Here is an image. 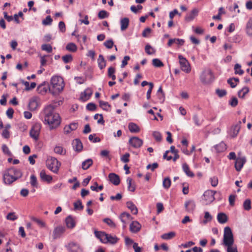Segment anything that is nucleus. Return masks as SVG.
I'll use <instances>...</instances> for the list:
<instances>
[{
  "label": "nucleus",
  "instance_id": "obj_1",
  "mask_svg": "<svg viewBox=\"0 0 252 252\" xmlns=\"http://www.w3.org/2000/svg\"><path fill=\"white\" fill-rule=\"evenodd\" d=\"M54 109L53 105H49L44 109V122L49 126L50 129L56 128L61 123L60 116L54 112Z\"/></svg>",
  "mask_w": 252,
  "mask_h": 252
},
{
  "label": "nucleus",
  "instance_id": "obj_2",
  "mask_svg": "<svg viewBox=\"0 0 252 252\" xmlns=\"http://www.w3.org/2000/svg\"><path fill=\"white\" fill-rule=\"evenodd\" d=\"M22 176L21 171L14 168L6 169L3 174V181L5 184L10 185Z\"/></svg>",
  "mask_w": 252,
  "mask_h": 252
},
{
  "label": "nucleus",
  "instance_id": "obj_3",
  "mask_svg": "<svg viewBox=\"0 0 252 252\" xmlns=\"http://www.w3.org/2000/svg\"><path fill=\"white\" fill-rule=\"evenodd\" d=\"M64 86L63 78L59 76H54L51 79L49 90L53 94H58L63 90Z\"/></svg>",
  "mask_w": 252,
  "mask_h": 252
},
{
  "label": "nucleus",
  "instance_id": "obj_4",
  "mask_svg": "<svg viewBox=\"0 0 252 252\" xmlns=\"http://www.w3.org/2000/svg\"><path fill=\"white\" fill-rule=\"evenodd\" d=\"M94 234L95 236L103 243H110L114 244L116 243L119 240L115 236H112L102 231H95Z\"/></svg>",
  "mask_w": 252,
  "mask_h": 252
},
{
  "label": "nucleus",
  "instance_id": "obj_5",
  "mask_svg": "<svg viewBox=\"0 0 252 252\" xmlns=\"http://www.w3.org/2000/svg\"><path fill=\"white\" fill-rule=\"evenodd\" d=\"M61 165V163L55 158L50 157L46 161L48 168L55 173L58 172Z\"/></svg>",
  "mask_w": 252,
  "mask_h": 252
},
{
  "label": "nucleus",
  "instance_id": "obj_6",
  "mask_svg": "<svg viewBox=\"0 0 252 252\" xmlns=\"http://www.w3.org/2000/svg\"><path fill=\"white\" fill-rule=\"evenodd\" d=\"M233 244L234 239L232 231L229 227H225L224 229L223 244L225 246Z\"/></svg>",
  "mask_w": 252,
  "mask_h": 252
},
{
  "label": "nucleus",
  "instance_id": "obj_7",
  "mask_svg": "<svg viewBox=\"0 0 252 252\" xmlns=\"http://www.w3.org/2000/svg\"><path fill=\"white\" fill-rule=\"evenodd\" d=\"M41 128V124L36 123L32 126L31 129L30 130V135L35 141H37L39 139Z\"/></svg>",
  "mask_w": 252,
  "mask_h": 252
},
{
  "label": "nucleus",
  "instance_id": "obj_8",
  "mask_svg": "<svg viewBox=\"0 0 252 252\" xmlns=\"http://www.w3.org/2000/svg\"><path fill=\"white\" fill-rule=\"evenodd\" d=\"M200 80L204 83H209L214 80L212 72L210 69H205L200 76Z\"/></svg>",
  "mask_w": 252,
  "mask_h": 252
},
{
  "label": "nucleus",
  "instance_id": "obj_9",
  "mask_svg": "<svg viewBox=\"0 0 252 252\" xmlns=\"http://www.w3.org/2000/svg\"><path fill=\"white\" fill-rule=\"evenodd\" d=\"M178 58L181 70L186 73L190 72L191 67L188 61L182 55H179Z\"/></svg>",
  "mask_w": 252,
  "mask_h": 252
},
{
  "label": "nucleus",
  "instance_id": "obj_10",
  "mask_svg": "<svg viewBox=\"0 0 252 252\" xmlns=\"http://www.w3.org/2000/svg\"><path fill=\"white\" fill-rule=\"evenodd\" d=\"M216 191L208 190L204 193L203 200L205 201V204L207 205L212 203L215 200L214 195Z\"/></svg>",
  "mask_w": 252,
  "mask_h": 252
},
{
  "label": "nucleus",
  "instance_id": "obj_11",
  "mask_svg": "<svg viewBox=\"0 0 252 252\" xmlns=\"http://www.w3.org/2000/svg\"><path fill=\"white\" fill-rule=\"evenodd\" d=\"M143 141L137 136H133L129 138L128 144L133 148H139L143 145Z\"/></svg>",
  "mask_w": 252,
  "mask_h": 252
},
{
  "label": "nucleus",
  "instance_id": "obj_12",
  "mask_svg": "<svg viewBox=\"0 0 252 252\" xmlns=\"http://www.w3.org/2000/svg\"><path fill=\"white\" fill-rule=\"evenodd\" d=\"M40 99L38 96L32 97L29 103V107L30 110H35L40 105Z\"/></svg>",
  "mask_w": 252,
  "mask_h": 252
},
{
  "label": "nucleus",
  "instance_id": "obj_13",
  "mask_svg": "<svg viewBox=\"0 0 252 252\" xmlns=\"http://www.w3.org/2000/svg\"><path fill=\"white\" fill-rule=\"evenodd\" d=\"M65 231V228L62 225L56 227L53 231L52 237L53 240L60 238Z\"/></svg>",
  "mask_w": 252,
  "mask_h": 252
},
{
  "label": "nucleus",
  "instance_id": "obj_14",
  "mask_svg": "<svg viewBox=\"0 0 252 252\" xmlns=\"http://www.w3.org/2000/svg\"><path fill=\"white\" fill-rule=\"evenodd\" d=\"M247 161L245 157H238L235 163V168L237 171H240Z\"/></svg>",
  "mask_w": 252,
  "mask_h": 252
},
{
  "label": "nucleus",
  "instance_id": "obj_15",
  "mask_svg": "<svg viewBox=\"0 0 252 252\" xmlns=\"http://www.w3.org/2000/svg\"><path fill=\"white\" fill-rule=\"evenodd\" d=\"M119 218L122 222L123 223L124 228L126 227V224L133 219L129 213L126 212H124L121 214Z\"/></svg>",
  "mask_w": 252,
  "mask_h": 252
},
{
  "label": "nucleus",
  "instance_id": "obj_16",
  "mask_svg": "<svg viewBox=\"0 0 252 252\" xmlns=\"http://www.w3.org/2000/svg\"><path fill=\"white\" fill-rule=\"evenodd\" d=\"M92 94V90L87 88L81 94L80 99L83 101H86L90 98Z\"/></svg>",
  "mask_w": 252,
  "mask_h": 252
},
{
  "label": "nucleus",
  "instance_id": "obj_17",
  "mask_svg": "<svg viewBox=\"0 0 252 252\" xmlns=\"http://www.w3.org/2000/svg\"><path fill=\"white\" fill-rule=\"evenodd\" d=\"M66 247L70 252H81L82 251L79 245L74 242L69 243Z\"/></svg>",
  "mask_w": 252,
  "mask_h": 252
},
{
  "label": "nucleus",
  "instance_id": "obj_18",
  "mask_svg": "<svg viewBox=\"0 0 252 252\" xmlns=\"http://www.w3.org/2000/svg\"><path fill=\"white\" fill-rule=\"evenodd\" d=\"M141 228V225L137 221H133L130 224L129 229L130 231L136 233L139 232Z\"/></svg>",
  "mask_w": 252,
  "mask_h": 252
},
{
  "label": "nucleus",
  "instance_id": "obj_19",
  "mask_svg": "<svg viewBox=\"0 0 252 252\" xmlns=\"http://www.w3.org/2000/svg\"><path fill=\"white\" fill-rule=\"evenodd\" d=\"M198 12L199 10L197 8H193L192 9L190 13L186 15L185 20L188 22L191 21L195 18L196 16H197Z\"/></svg>",
  "mask_w": 252,
  "mask_h": 252
},
{
  "label": "nucleus",
  "instance_id": "obj_20",
  "mask_svg": "<svg viewBox=\"0 0 252 252\" xmlns=\"http://www.w3.org/2000/svg\"><path fill=\"white\" fill-rule=\"evenodd\" d=\"M108 178L110 181L114 185L117 186L120 184V178L117 174L113 173H110L108 175Z\"/></svg>",
  "mask_w": 252,
  "mask_h": 252
},
{
  "label": "nucleus",
  "instance_id": "obj_21",
  "mask_svg": "<svg viewBox=\"0 0 252 252\" xmlns=\"http://www.w3.org/2000/svg\"><path fill=\"white\" fill-rule=\"evenodd\" d=\"M241 122H239V124L233 126L230 131V135L231 137H235L240 129V124Z\"/></svg>",
  "mask_w": 252,
  "mask_h": 252
},
{
  "label": "nucleus",
  "instance_id": "obj_22",
  "mask_svg": "<svg viewBox=\"0 0 252 252\" xmlns=\"http://www.w3.org/2000/svg\"><path fill=\"white\" fill-rule=\"evenodd\" d=\"M77 124L75 123H71L69 125L65 126L64 127V133L68 134L71 131L75 130L77 128Z\"/></svg>",
  "mask_w": 252,
  "mask_h": 252
},
{
  "label": "nucleus",
  "instance_id": "obj_23",
  "mask_svg": "<svg viewBox=\"0 0 252 252\" xmlns=\"http://www.w3.org/2000/svg\"><path fill=\"white\" fill-rule=\"evenodd\" d=\"M185 207L187 211L191 212L194 210L195 207V204L193 201L188 200L185 202Z\"/></svg>",
  "mask_w": 252,
  "mask_h": 252
},
{
  "label": "nucleus",
  "instance_id": "obj_24",
  "mask_svg": "<svg viewBox=\"0 0 252 252\" xmlns=\"http://www.w3.org/2000/svg\"><path fill=\"white\" fill-rule=\"evenodd\" d=\"M65 224L67 228L72 229L75 226V222L71 216H68L65 219Z\"/></svg>",
  "mask_w": 252,
  "mask_h": 252
},
{
  "label": "nucleus",
  "instance_id": "obj_25",
  "mask_svg": "<svg viewBox=\"0 0 252 252\" xmlns=\"http://www.w3.org/2000/svg\"><path fill=\"white\" fill-rule=\"evenodd\" d=\"M184 43V40L180 39H171L168 41L167 43V45L168 46H171L173 45V43L175 44L178 46H182L183 45Z\"/></svg>",
  "mask_w": 252,
  "mask_h": 252
},
{
  "label": "nucleus",
  "instance_id": "obj_26",
  "mask_svg": "<svg viewBox=\"0 0 252 252\" xmlns=\"http://www.w3.org/2000/svg\"><path fill=\"white\" fill-rule=\"evenodd\" d=\"M40 177L42 180L47 182H51L52 181V177L46 174L44 170H42L40 173Z\"/></svg>",
  "mask_w": 252,
  "mask_h": 252
},
{
  "label": "nucleus",
  "instance_id": "obj_27",
  "mask_svg": "<svg viewBox=\"0 0 252 252\" xmlns=\"http://www.w3.org/2000/svg\"><path fill=\"white\" fill-rule=\"evenodd\" d=\"M128 127L129 130L132 133H138L140 131V128L135 123H130L128 124Z\"/></svg>",
  "mask_w": 252,
  "mask_h": 252
},
{
  "label": "nucleus",
  "instance_id": "obj_28",
  "mask_svg": "<svg viewBox=\"0 0 252 252\" xmlns=\"http://www.w3.org/2000/svg\"><path fill=\"white\" fill-rule=\"evenodd\" d=\"M72 145L75 151H80L83 148L81 142L78 139H76L73 141Z\"/></svg>",
  "mask_w": 252,
  "mask_h": 252
},
{
  "label": "nucleus",
  "instance_id": "obj_29",
  "mask_svg": "<svg viewBox=\"0 0 252 252\" xmlns=\"http://www.w3.org/2000/svg\"><path fill=\"white\" fill-rule=\"evenodd\" d=\"M214 149L217 153L223 152L226 149V145L223 142H220L214 147Z\"/></svg>",
  "mask_w": 252,
  "mask_h": 252
},
{
  "label": "nucleus",
  "instance_id": "obj_30",
  "mask_svg": "<svg viewBox=\"0 0 252 252\" xmlns=\"http://www.w3.org/2000/svg\"><path fill=\"white\" fill-rule=\"evenodd\" d=\"M127 207L130 210L131 213L136 215L138 213V209L136 206L131 201H128L126 203Z\"/></svg>",
  "mask_w": 252,
  "mask_h": 252
},
{
  "label": "nucleus",
  "instance_id": "obj_31",
  "mask_svg": "<svg viewBox=\"0 0 252 252\" xmlns=\"http://www.w3.org/2000/svg\"><path fill=\"white\" fill-rule=\"evenodd\" d=\"M217 219L220 223H224L227 221L226 215L223 213H219L218 214Z\"/></svg>",
  "mask_w": 252,
  "mask_h": 252
},
{
  "label": "nucleus",
  "instance_id": "obj_32",
  "mask_svg": "<svg viewBox=\"0 0 252 252\" xmlns=\"http://www.w3.org/2000/svg\"><path fill=\"white\" fill-rule=\"evenodd\" d=\"M121 29L122 31L126 30L129 25V19L127 18H124L121 20Z\"/></svg>",
  "mask_w": 252,
  "mask_h": 252
},
{
  "label": "nucleus",
  "instance_id": "obj_33",
  "mask_svg": "<svg viewBox=\"0 0 252 252\" xmlns=\"http://www.w3.org/2000/svg\"><path fill=\"white\" fill-rule=\"evenodd\" d=\"M183 170L188 176L193 177L194 176V174L190 171L189 166L186 163L183 164Z\"/></svg>",
  "mask_w": 252,
  "mask_h": 252
},
{
  "label": "nucleus",
  "instance_id": "obj_34",
  "mask_svg": "<svg viewBox=\"0 0 252 252\" xmlns=\"http://www.w3.org/2000/svg\"><path fill=\"white\" fill-rule=\"evenodd\" d=\"M246 32L249 36H252V18H250L246 25Z\"/></svg>",
  "mask_w": 252,
  "mask_h": 252
},
{
  "label": "nucleus",
  "instance_id": "obj_35",
  "mask_svg": "<svg viewBox=\"0 0 252 252\" xmlns=\"http://www.w3.org/2000/svg\"><path fill=\"white\" fill-rule=\"evenodd\" d=\"M93 161L91 158L87 159L82 162V168L84 170L88 169L92 164Z\"/></svg>",
  "mask_w": 252,
  "mask_h": 252
},
{
  "label": "nucleus",
  "instance_id": "obj_36",
  "mask_svg": "<svg viewBox=\"0 0 252 252\" xmlns=\"http://www.w3.org/2000/svg\"><path fill=\"white\" fill-rule=\"evenodd\" d=\"M54 152L58 154L64 155L66 153V150L62 146L57 145L54 148Z\"/></svg>",
  "mask_w": 252,
  "mask_h": 252
},
{
  "label": "nucleus",
  "instance_id": "obj_37",
  "mask_svg": "<svg viewBox=\"0 0 252 252\" xmlns=\"http://www.w3.org/2000/svg\"><path fill=\"white\" fill-rule=\"evenodd\" d=\"M98 66L100 69H103L106 66V62L104 60V58L103 56L101 55L99 56L98 60H97Z\"/></svg>",
  "mask_w": 252,
  "mask_h": 252
},
{
  "label": "nucleus",
  "instance_id": "obj_38",
  "mask_svg": "<svg viewBox=\"0 0 252 252\" xmlns=\"http://www.w3.org/2000/svg\"><path fill=\"white\" fill-rule=\"evenodd\" d=\"M249 92V88L245 87L238 92V96L239 97L244 98L245 95Z\"/></svg>",
  "mask_w": 252,
  "mask_h": 252
},
{
  "label": "nucleus",
  "instance_id": "obj_39",
  "mask_svg": "<svg viewBox=\"0 0 252 252\" xmlns=\"http://www.w3.org/2000/svg\"><path fill=\"white\" fill-rule=\"evenodd\" d=\"M175 236V233L174 232H170L167 233H164L163 235H161V237L162 239L164 240H169L173 237H174Z\"/></svg>",
  "mask_w": 252,
  "mask_h": 252
},
{
  "label": "nucleus",
  "instance_id": "obj_40",
  "mask_svg": "<svg viewBox=\"0 0 252 252\" xmlns=\"http://www.w3.org/2000/svg\"><path fill=\"white\" fill-rule=\"evenodd\" d=\"M225 247L227 248V252H238L237 246L234 244L225 246Z\"/></svg>",
  "mask_w": 252,
  "mask_h": 252
},
{
  "label": "nucleus",
  "instance_id": "obj_41",
  "mask_svg": "<svg viewBox=\"0 0 252 252\" xmlns=\"http://www.w3.org/2000/svg\"><path fill=\"white\" fill-rule=\"evenodd\" d=\"M126 182L128 184V189L132 192L134 191L135 188L134 185H132V179L130 178H128L126 180Z\"/></svg>",
  "mask_w": 252,
  "mask_h": 252
},
{
  "label": "nucleus",
  "instance_id": "obj_42",
  "mask_svg": "<svg viewBox=\"0 0 252 252\" xmlns=\"http://www.w3.org/2000/svg\"><path fill=\"white\" fill-rule=\"evenodd\" d=\"M153 65L157 67H160L163 66V63L158 59H154L152 61Z\"/></svg>",
  "mask_w": 252,
  "mask_h": 252
},
{
  "label": "nucleus",
  "instance_id": "obj_43",
  "mask_svg": "<svg viewBox=\"0 0 252 252\" xmlns=\"http://www.w3.org/2000/svg\"><path fill=\"white\" fill-rule=\"evenodd\" d=\"M99 106L105 110L108 111L110 108V105L106 102L103 101H99Z\"/></svg>",
  "mask_w": 252,
  "mask_h": 252
},
{
  "label": "nucleus",
  "instance_id": "obj_44",
  "mask_svg": "<svg viewBox=\"0 0 252 252\" xmlns=\"http://www.w3.org/2000/svg\"><path fill=\"white\" fill-rule=\"evenodd\" d=\"M171 186V180L169 178H165L163 181V187L166 189H168Z\"/></svg>",
  "mask_w": 252,
  "mask_h": 252
},
{
  "label": "nucleus",
  "instance_id": "obj_45",
  "mask_svg": "<svg viewBox=\"0 0 252 252\" xmlns=\"http://www.w3.org/2000/svg\"><path fill=\"white\" fill-rule=\"evenodd\" d=\"M115 69L113 67H110L108 70V75L109 77L111 78L113 80L116 79V76L114 75Z\"/></svg>",
  "mask_w": 252,
  "mask_h": 252
},
{
  "label": "nucleus",
  "instance_id": "obj_46",
  "mask_svg": "<svg viewBox=\"0 0 252 252\" xmlns=\"http://www.w3.org/2000/svg\"><path fill=\"white\" fill-rule=\"evenodd\" d=\"M243 207L245 210L249 211L251 209V201L250 199H246L243 203Z\"/></svg>",
  "mask_w": 252,
  "mask_h": 252
},
{
  "label": "nucleus",
  "instance_id": "obj_47",
  "mask_svg": "<svg viewBox=\"0 0 252 252\" xmlns=\"http://www.w3.org/2000/svg\"><path fill=\"white\" fill-rule=\"evenodd\" d=\"M235 73L239 75H242L244 73V71L241 69V66L239 64H236L234 66Z\"/></svg>",
  "mask_w": 252,
  "mask_h": 252
},
{
  "label": "nucleus",
  "instance_id": "obj_48",
  "mask_svg": "<svg viewBox=\"0 0 252 252\" xmlns=\"http://www.w3.org/2000/svg\"><path fill=\"white\" fill-rule=\"evenodd\" d=\"M53 20L50 16H47L46 18L42 21V24L46 25H50L52 23Z\"/></svg>",
  "mask_w": 252,
  "mask_h": 252
},
{
  "label": "nucleus",
  "instance_id": "obj_49",
  "mask_svg": "<svg viewBox=\"0 0 252 252\" xmlns=\"http://www.w3.org/2000/svg\"><path fill=\"white\" fill-rule=\"evenodd\" d=\"M204 219L205 220H203V223L205 224L212 220V217L208 212H205Z\"/></svg>",
  "mask_w": 252,
  "mask_h": 252
},
{
  "label": "nucleus",
  "instance_id": "obj_50",
  "mask_svg": "<svg viewBox=\"0 0 252 252\" xmlns=\"http://www.w3.org/2000/svg\"><path fill=\"white\" fill-rule=\"evenodd\" d=\"M62 60L64 63H66L70 62L72 60V57L70 54H68L63 56Z\"/></svg>",
  "mask_w": 252,
  "mask_h": 252
},
{
  "label": "nucleus",
  "instance_id": "obj_51",
  "mask_svg": "<svg viewBox=\"0 0 252 252\" xmlns=\"http://www.w3.org/2000/svg\"><path fill=\"white\" fill-rule=\"evenodd\" d=\"M31 184L33 187H37V179L34 175H32L31 176Z\"/></svg>",
  "mask_w": 252,
  "mask_h": 252
},
{
  "label": "nucleus",
  "instance_id": "obj_52",
  "mask_svg": "<svg viewBox=\"0 0 252 252\" xmlns=\"http://www.w3.org/2000/svg\"><path fill=\"white\" fill-rule=\"evenodd\" d=\"M74 209L76 210H82L83 206L82 204V202L80 200H77L76 202L74 203Z\"/></svg>",
  "mask_w": 252,
  "mask_h": 252
},
{
  "label": "nucleus",
  "instance_id": "obj_53",
  "mask_svg": "<svg viewBox=\"0 0 252 252\" xmlns=\"http://www.w3.org/2000/svg\"><path fill=\"white\" fill-rule=\"evenodd\" d=\"M109 14L108 12L105 10H101L98 14V17L100 19H104L108 16Z\"/></svg>",
  "mask_w": 252,
  "mask_h": 252
},
{
  "label": "nucleus",
  "instance_id": "obj_54",
  "mask_svg": "<svg viewBox=\"0 0 252 252\" xmlns=\"http://www.w3.org/2000/svg\"><path fill=\"white\" fill-rule=\"evenodd\" d=\"M94 119L95 120H97V123L98 124H103L104 123L103 116H102V115H101V114H95L94 116Z\"/></svg>",
  "mask_w": 252,
  "mask_h": 252
},
{
  "label": "nucleus",
  "instance_id": "obj_55",
  "mask_svg": "<svg viewBox=\"0 0 252 252\" xmlns=\"http://www.w3.org/2000/svg\"><path fill=\"white\" fill-rule=\"evenodd\" d=\"M17 216L15 215V213L14 212L8 213L6 216V219L11 220H17Z\"/></svg>",
  "mask_w": 252,
  "mask_h": 252
},
{
  "label": "nucleus",
  "instance_id": "obj_56",
  "mask_svg": "<svg viewBox=\"0 0 252 252\" xmlns=\"http://www.w3.org/2000/svg\"><path fill=\"white\" fill-rule=\"evenodd\" d=\"M103 221L107 223L109 226L111 227H115L116 225L113 221L109 218H106L103 220Z\"/></svg>",
  "mask_w": 252,
  "mask_h": 252
},
{
  "label": "nucleus",
  "instance_id": "obj_57",
  "mask_svg": "<svg viewBox=\"0 0 252 252\" xmlns=\"http://www.w3.org/2000/svg\"><path fill=\"white\" fill-rule=\"evenodd\" d=\"M216 92L217 95L220 97L224 96L226 94V91L224 90L217 89Z\"/></svg>",
  "mask_w": 252,
  "mask_h": 252
},
{
  "label": "nucleus",
  "instance_id": "obj_58",
  "mask_svg": "<svg viewBox=\"0 0 252 252\" xmlns=\"http://www.w3.org/2000/svg\"><path fill=\"white\" fill-rule=\"evenodd\" d=\"M210 182L211 185L215 187H216L218 184V179L217 177L214 176L210 178Z\"/></svg>",
  "mask_w": 252,
  "mask_h": 252
},
{
  "label": "nucleus",
  "instance_id": "obj_59",
  "mask_svg": "<svg viewBox=\"0 0 252 252\" xmlns=\"http://www.w3.org/2000/svg\"><path fill=\"white\" fill-rule=\"evenodd\" d=\"M229 104L233 107H236L238 104V99L236 97H232L229 101Z\"/></svg>",
  "mask_w": 252,
  "mask_h": 252
},
{
  "label": "nucleus",
  "instance_id": "obj_60",
  "mask_svg": "<svg viewBox=\"0 0 252 252\" xmlns=\"http://www.w3.org/2000/svg\"><path fill=\"white\" fill-rule=\"evenodd\" d=\"M153 136L158 141H160L161 140V135L159 132L154 131L153 132Z\"/></svg>",
  "mask_w": 252,
  "mask_h": 252
},
{
  "label": "nucleus",
  "instance_id": "obj_61",
  "mask_svg": "<svg viewBox=\"0 0 252 252\" xmlns=\"http://www.w3.org/2000/svg\"><path fill=\"white\" fill-rule=\"evenodd\" d=\"M39 56L40 57L41 65V66L45 65L46 64V63H47V60H46V58L47 57V56L42 55L41 54H40Z\"/></svg>",
  "mask_w": 252,
  "mask_h": 252
},
{
  "label": "nucleus",
  "instance_id": "obj_62",
  "mask_svg": "<svg viewBox=\"0 0 252 252\" xmlns=\"http://www.w3.org/2000/svg\"><path fill=\"white\" fill-rule=\"evenodd\" d=\"M130 155L128 153H126L124 155H123L121 158V160L125 163L128 162L129 161V157Z\"/></svg>",
  "mask_w": 252,
  "mask_h": 252
},
{
  "label": "nucleus",
  "instance_id": "obj_63",
  "mask_svg": "<svg viewBox=\"0 0 252 252\" xmlns=\"http://www.w3.org/2000/svg\"><path fill=\"white\" fill-rule=\"evenodd\" d=\"M150 88L147 92V98L148 99H150L151 97V94L152 91V89L153 88L154 85L152 83H149Z\"/></svg>",
  "mask_w": 252,
  "mask_h": 252
},
{
  "label": "nucleus",
  "instance_id": "obj_64",
  "mask_svg": "<svg viewBox=\"0 0 252 252\" xmlns=\"http://www.w3.org/2000/svg\"><path fill=\"white\" fill-rule=\"evenodd\" d=\"M2 137L5 139H8L10 137V132L7 129H4L1 133Z\"/></svg>",
  "mask_w": 252,
  "mask_h": 252
}]
</instances>
